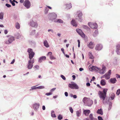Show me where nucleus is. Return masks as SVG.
Wrapping results in <instances>:
<instances>
[{"label":"nucleus","mask_w":120,"mask_h":120,"mask_svg":"<svg viewBox=\"0 0 120 120\" xmlns=\"http://www.w3.org/2000/svg\"><path fill=\"white\" fill-rule=\"evenodd\" d=\"M27 52L29 53V57L30 60H29L27 65L28 69H31L33 66V63L34 62V59L33 58L35 54L34 53L33 51V50L29 48Z\"/></svg>","instance_id":"f257e3e1"},{"label":"nucleus","mask_w":120,"mask_h":120,"mask_svg":"<svg viewBox=\"0 0 120 120\" xmlns=\"http://www.w3.org/2000/svg\"><path fill=\"white\" fill-rule=\"evenodd\" d=\"M108 89L106 88H105L103 89V92L99 91L98 92V94L100 98L102 99L103 101V103H104V101L105 100L106 96V93L107 92Z\"/></svg>","instance_id":"f03ea898"},{"label":"nucleus","mask_w":120,"mask_h":120,"mask_svg":"<svg viewBox=\"0 0 120 120\" xmlns=\"http://www.w3.org/2000/svg\"><path fill=\"white\" fill-rule=\"evenodd\" d=\"M82 101L86 105L90 106L93 104V101L89 98L84 97L82 99Z\"/></svg>","instance_id":"7ed1b4c3"},{"label":"nucleus","mask_w":120,"mask_h":120,"mask_svg":"<svg viewBox=\"0 0 120 120\" xmlns=\"http://www.w3.org/2000/svg\"><path fill=\"white\" fill-rule=\"evenodd\" d=\"M7 37L8 38V40L6 41L5 43L9 44L11 43L14 40V38L13 37L11 36H7Z\"/></svg>","instance_id":"20e7f679"},{"label":"nucleus","mask_w":120,"mask_h":120,"mask_svg":"<svg viewBox=\"0 0 120 120\" xmlns=\"http://www.w3.org/2000/svg\"><path fill=\"white\" fill-rule=\"evenodd\" d=\"M68 86L70 88L72 89H78L79 88L78 86L75 83H69Z\"/></svg>","instance_id":"39448f33"},{"label":"nucleus","mask_w":120,"mask_h":120,"mask_svg":"<svg viewBox=\"0 0 120 120\" xmlns=\"http://www.w3.org/2000/svg\"><path fill=\"white\" fill-rule=\"evenodd\" d=\"M49 15L50 20L52 21L55 19L57 17L56 15L54 13H52L49 14Z\"/></svg>","instance_id":"423d86ee"},{"label":"nucleus","mask_w":120,"mask_h":120,"mask_svg":"<svg viewBox=\"0 0 120 120\" xmlns=\"http://www.w3.org/2000/svg\"><path fill=\"white\" fill-rule=\"evenodd\" d=\"M23 5L27 8H29L31 5L30 2L28 0H25L23 3Z\"/></svg>","instance_id":"0eeeda50"},{"label":"nucleus","mask_w":120,"mask_h":120,"mask_svg":"<svg viewBox=\"0 0 120 120\" xmlns=\"http://www.w3.org/2000/svg\"><path fill=\"white\" fill-rule=\"evenodd\" d=\"M88 24L91 28L93 29H96L98 27L97 24L95 23H89Z\"/></svg>","instance_id":"6e6552de"},{"label":"nucleus","mask_w":120,"mask_h":120,"mask_svg":"<svg viewBox=\"0 0 120 120\" xmlns=\"http://www.w3.org/2000/svg\"><path fill=\"white\" fill-rule=\"evenodd\" d=\"M30 24L32 27L35 28L37 27L38 26L37 23L34 22L32 20L30 22Z\"/></svg>","instance_id":"1a4fd4ad"},{"label":"nucleus","mask_w":120,"mask_h":120,"mask_svg":"<svg viewBox=\"0 0 120 120\" xmlns=\"http://www.w3.org/2000/svg\"><path fill=\"white\" fill-rule=\"evenodd\" d=\"M106 67L105 66L103 65L102 66V69L100 70H99V72H98L100 74H104L105 72Z\"/></svg>","instance_id":"9d476101"},{"label":"nucleus","mask_w":120,"mask_h":120,"mask_svg":"<svg viewBox=\"0 0 120 120\" xmlns=\"http://www.w3.org/2000/svg\"><path fill=\"white\" fill-rule=\"evenodd\" d=\"M40 106L39 103H35L34 104L33 108L35 111H37L38 109L39 108Z\"/></svg>","instance_id":"9b49d317"},{"label":"nucleus","mask_w":120,"mask_h":120,"mask_svg":"<svg viewBox=\"0 0 120 120\" xmlns=\"http://www.w3.org/2000/svg\"><path fill=\"white\" fill-rule=\"evenodd\" d=\"M102 48V46L101 44L97 45L95 48L96 50H99L101 49Z\"/></svg>","instance_id":"f8f14e48"},{"label":"nucleus","mask_w":120,"mask_h":120,"mask_svg":"<svg viewBox=\"0 0 120 120\" xmlns=\"http://www.w3.org/2000/svg\"><path fill=\"white\" fill-rule=\"evenodd\" d=\"M94 45L93 42H90L87 45L88 47L90 49H92L94 47Z\"/></svg>","instance_id":"ddd939ff"},{"label":"nucleus","mask_w":120,"mask_h":120,"mask_svg":"<svg viewBox=\"0 0 120 120\" xmlns=\"http://www.w3.org/2000/svg\"><path fill=\"white\" fill-rule=\"evenodd\" d=\"M52 53L51 52H49L48 53L47 55L50 56V59L51 60H54L56 58L52 55Z\"/></svg>","instance_id":"4468645a"},{"label":"nucleus","mask_w":120,"mask_h":120,"mask_svg":"<svg viewBox=\"0 0 120 120\" xmlns=\"http://www.w3.org/2000/svg\"><path fill=\"white\" fill-rule=\"evenodd\" d=\"M91 69L94 71H95L97 72H99V69L98 68L95 66H93L91 68Z\"/></svg>","instance_id":"2eb2a0df"},{"label":"nucleus","mask_w":120,"mask_h":120,"mask_svg":"<svg viewBox=\"0 0 120 120\" xmlns=\"http://www.w3.org/2000/svg\"><path fill=\"white\" fill-rule=\"evenodd\" d=\"M90 112V111L89 110H85L83 111L84 113L86 116H87Z\"/></svg>","instance_id":"dca6fc26"},{"label":"nucleus","mask_w":120,"mask_h":120,"mask_svg":"<svg viewBox=\"0 0 120 120\" xmlns=\"http://www.w3.org/2000/svg\"><path fill=\"white\" fill-rule=\"evenodd\" d=\"M45 87L43 86H38L35 87H34L32 88H31L30 89V90H31L34 89H35L36 88L38 89H42L44 88Z\"/></svg>","instance_id":"f3484780"},{"label":"nucleus","mask_w":120,"mask_h":120,"mask_svg":"<svg viewBox=\"0 0 120 120\" xmlns=\"http://www.w3.org/2000/svg\"><path fill=\"white\" fill-rule=\"evenodd\" d=\"M110 75L109 74H108L107 73H106L105 75L102 76L101 78H104L105 77L106 79H109L110 77Z\"/></svg>","instance_id":"a211bd4d"},{"label":"nucleus","mask_w":120,"mask_h":120,"mask_svg":"<svg viewBox=\"0 0 120 120\" xmlns=\"http://www.w3.org/2000/svg\"><path fill=\"white\" fill-rule=\"evenodd\" d=\"M46 57L45 56H42L39 58V62L41 63L43 60H44L46 59Z\"/></svg>","instance_id":"6ab92c4d"},{"label":"nucleus","mask_w":120,"mask_h":120,"mask_svg":"<svg viewBox=\"0 0 120 120\" xmlns=\"http://www.w3.org/2000/svg\"><path fill=\"white\" fill-rule=\"evenodd\" d=\"M120 45H117L116 47V52H117V54H120V52L119 51L120 50Z\"/></svg>","instance_id":"aec40b11"},{"label":"nucleus","mask_w":120,"mask_h":120,"mask_svg":"<svg viewBox=\"0 0 120 120\" xmlns=\"http://www.w3.org/2000/svg\"><path fill=\"white\" fill-rule=\"evenodd\" d=\"M97 113L101 115H102L103 114V112L102 111V109H98L97 111Z\"/></svg>","instance_id":"412c9836"},{"label":"nucleus","mask_w":120,"mask_h":120,"mask_svg":"<svg viewBox=\"0 0 120 120\" xmlns=\"http://www.w3.org/2000/svg\"><path fill=\"white\" fill-rule=\"evenodd\" d=\"M81 111L79 110L76 111V115L77 117H79L81 115Z\"/></svg>","instance_id":"4be33fe9"},{"label":"nucleus","mask_w":120,"mask_h":120,"mask_svg":"<svg viewBox=\"0 0 120 120\" xmlns=\"http://www.w3.org/2000/svg\"><path fill=\"white\" fill-rule=\"evenodd\" d=\"M71 24L74 26L76 27L77 26V23H76L75 20H72L71 22Z\"/></svg>","instance_id":"5701e85b"},{"label":"nucleus","mask_w":120,"mask_h":120,"mask_svg":"<svg viewBox=\"0 0 120 120\" xmlns=\"http://www.w3.org/2000/svg\"><path fill=\"white\" fill-rule=\"evenodd\" d=\"M44 45L46 47H49V45L48 44V43L47 41H45L44 42Z\"/></svg>","instance_id":"b1692460"},{"label":"nucleus","mask_w":120,"mask_h":120,"mask_svg":"<svg viewBox=\"0 0 120 120\" xmlns=\"http://www.w3.org/2000/svg\"><path fill=\"white\" fill-rule=\"evenodd\" d=\"M78 17L79 19H81L82 18V13L81 12L78 11Z\"/></svg>","instance_id":"393cba45"},{"label":"nucleus","mask_w":120,"mask_h":120,"mask_svg":"<svg viewBox=\"0 0 120 120\" xmlns=\"http://www.w3.org/2000/svg\"><path fill=\"white\" fill-rule=\"evenodd\" d=\"M110 81L111 82H116L117 81V80L116 78H114L110 79Z\"/></svg>","instance_id":"a878e982"},{"label":"nucleus","mask_w":120,"mask_h":120,"mask_svg":"<svg viewBox=\"0 0 120 120\" xmlns=\"http://www.w3.org/2000/svg\"><path fill=\"white\" fill-rule=\"evenodd\" d=\"M89 117L90 120H95V119L93 117V115L92 114H90Z\"/></svg>","instance_id":"bb28decb"},{"label":"nucleus","mask_w":120,"mask_h":120,"mask_svg":"<svg viewBox=\"0 0 120 120\" xmlns=\"http://www.w3.org/2000/svg\"><path fill=\"white\" fill-rule=\"evenodd\" d=\"M21 37V35L20 34L18 33H17L16 34L15 36V37L17 39H19Z\"/></svg>","instance_id":"cd10ccee"},{"label":"nucleus","mask_w":120,"mask_h":120,"mask_svg":"<svg viewBox=\"0 0 120 120\" xmlns=\"http://www.w3.org/2000/svg\"><path fill=\"white\" fill-rule=\"evenodd\" d=\"M89 58L91 59L94 58V57L93 56L91 52H89Z\"/></svg>","instance_id":"c85d7f7f"},{"label":"nucleus","mask_w":120,"mask_h":120,"mask_svg":"<svg viewBox=\"0 0 120 120\" xmlns=\"http://www.w3.org/2000/svg\"><path fill=\"white\" fill-rule=\"evenodd\" d=\"M115 95L114 94L112 93L111 95L110 96V98L112 100H113L115 97Z\"/></svg>","instance_id":"c756f323"},{"label":"nucleus","mask_w":120,"mask_h":120,"mask_svg":"<svg viewBox=\"0 0 120 120\" xmlns=\"http://www.w3.org/2000/svg\"><path fill=\"white\" fill-rule=\"evenodd\" d=\"M15 27L16 29H19L20 28V26L19 23L17 22L15 24Z\"/></svg>","instance_id":"7c9ffc66"},{"label":"nucleus","mask_w":120,"mask_h":120,"mask_svg":"<svg viewBox=\"0 0 120 120\" xmlns=\"http://www.w3.org/2000/svg\"><path fill=\"white\" fill-rule=\"evenodd\" d=\"M54 111H52L51 112V116L53 117H56V116L55 114L54 113Z\"/></svg>","instance_id":"2f4dec72"},{"label":"nucleus","mask_w":120,"mask_h":120,"mask_svg":"<svg viewBox=\"0 0 120 120\" xmlns=\"http://www.w3.org/2000/svg\"><path fill=\"white\" fill-rule=\"evenodd\" d=\"M79 35H80L82 38H85V35L83 32H81V33H80Z\"/></svg>","instance_id":"473e14b6"},{"label":"nucleus","mask_w":120,"mask_h":120,"mask_svg":"<svg viewBox=\"0 0 120 120\" xmlns=\"http://www.w3.org/2000/svg\"><path fill=\"white\" fill-rule=\"evenodd\" d=\"M33 68L35 70H36L39 69V66L38 65H36L34 66Z\"/></svg>","instance_id":"72a5a7b5"},{"label":"nucleus","mask_w":120,"mask_h":120,"mask_svg":"<svg viewBox=\"0 0 120 120\" xmlns=\"http://www.w3.org/2000/svg\"><path fill=\"white\" fill-rule=\"evenodd\" d=\"M66 6L68 9L71 8L72 7L71 4L70 3L69 4H67Z\"/></svg>","instance_id":"f704fd0d"},{"label":"nucleus","mask_w":120,"mask_h":120,"mask_svg":"<svg viewBox=\"0 0 120 120\" xmlns=\"http://www.w3.org/2000/svg\"><path fill=\"white\" fill-rule=\"evenodd\" d=\"M76 31L77 32L80 34V33H81V32H82V31L81 30L79 29H77L76 30Z\"/></svg>","instance_id":"c9c22d12"},{"label":"nucleus","mask_w":120,"mask_h":120,"mask_svg":"<svg viewBox=\"0 0 120 120\" xmlns=\"http://www.w3.org/2000/svg\"><path fill=\"white\" fill-rule=\"evenodd\" d=\"M63 118L62 116L60 115H59L58 117V119L60 120H62Z\"/></svg>","instance_id":"e433bc0d"},{"label":"nucleus","mask_w":120,"mask_h":120,"mask_svg":"<svg viewBox=\"0 0 120 120\" xmlns=\"http://www.w3.org/2000/svg\"><path fill=\"white\" fill-rule=\"evenodd\" d=\"M3 18V14L2 13H0V19H2Z\"/></svg>","instance_id":"4c0bfd02"},{"label":"nucleus","mask_w":120,"mask_h":120,"mask_svg":"<svg viewBox=\"0 0 120 120\" xmlns=\"http://www.w3.org/2000/svg\"><path fill=\"white\" fill-rule=\"evenodd\" d=\"M83 27L84 29L87 30H90V28L89 27H88L87 26H86L84 25L83 26Z\"/></svg>","instance_id":"58836bf2"},{"label":"nucleus","mask_w":120,"mask_h":120,"mask_svg":"<svg viewBox=\"0 0 120 120\" xmlns=\"http://www.w3.org/2000/svg\"><path fill=\"white\" fill-rule=\"evenodd\" d=\"M69 109L70 110V112H71L72 113H73V110L72 108L71 107H70L69 108Z\"/></svg>","instance_id":"ea45409f"},{"label":"nucleus","mask_w":120,"mask_h":120,"mask_svg":"<svg viewBox=\"0 0 120 120\" xmlns=\"http://www.w3.org/2000/svg\"><path fill=\"white\" fill-rule=\"evenodd\" d=\"M49 10L47 7L45 8V14H47V13L48 11Z\"/></svg>","instance_id":"a19ab883"},{"label":"nucleus","mask_w":120,"mask_h":120,"mask_svg":"<svg viewBox=\"0 0 120 120\" xmlns=\"http://www.w3.org/2000/svg\"><path fill=\"white\" fill-rule=\"evenodd\" d=\"M116 94L117 95L120 94V89H119L117 90Z\"/></svg>","instance_id":"79ce46f5"},{"label":"nucleus","mask_w":120,"mask_h":120,"mask_svg":"<svg viewBox=\"0 0 120 120\" xmlns=\"http://www.w3.org/2000/svg\"><path fill=\"white\" fill-rule=\"evenodd\" d=\"M57 22L61 23L63 22V21L62 20L60 19L58 20Z\"/></svg>","instance_id":"37998d69"},{"label":"nucleus","mask_w":120,"mask_h":120,"mask_svg":"<svg viewBox=\"0 0 120 120\" xmlns=\"http://www.w3.org/2000/svg\"><path fill=\"white\" fill-rule=\"evenodd\" d=\"M52 93H47L45 94L47 96H49L52 95Z\"/></svg>","instance_id":"c03bdc74"},{"label":"nucleus","mask_w":120,"mask_h":120,"mask_svg":"<svg viewBox=\"0 0 120 120\" xmlns=\"http://www.w3.org/2000/svg\"><path fill=\"white\" fill-rule=\"evenodd\" d=\"M95 79V78L94 76H93L92 79L91 80V81L90 82H91V81H94Z\"/></svg>","instance_id":"a18cd8bd"},{"label":"nucleus","mask_w":120,"mask_h":120,"mask_svg":"<svg viewBox=\"0 0 120 120\" xmlns=\"http://www.w3.org/2000/svg\"><path fill=\"white\" fill-rule=\"evenodd\" d=\"M61 77L62 78V79L64 80H65L66 78L65 76L63 75H61Z\"/></svg>","instance_id":"49530a36"},{"label":"nucleus","mask_w":120,"mask_h":120,"mask_svg":"<svg viewBox=\"0 0 120 120\" xmlns=\"http://www.w3.org/2000/svg\"><path fill=\"white\" fill-rule=\"evenodd\" d=\"M98 120H103L102 118L100 116H98Z\"/></svg>","instance_id":"de8ad7c7"},{"label":"nucleus","mask_w":120,"mask_h":120,"mask_svg":"<svg viewBox=\"0 0 120 120\" xmlns=\"http://www.w3.org/2000/svg\"><path fill=\"white\" fill-rule=\"evenodd\" d=\"M5 5L8 7L9 8L11 7V5L9 4H6Z\"/></svg>","instance_id":"09e8293b"},{"label":"nucleus","mask_w":120,"mask_h":120,"mask_svg":"<svg viewBox=\"0 0 120 120\" xmlns=\"http://www.w3.org/2000/svg\"><path fill=\"white\" fill-rule=\"evenodd\" d=\"M116 76L117 78H120V75H119V74H117L116 75Z\"/></svg>","instance_id":"8fccbe9b"},{"label":"nucleus","mask_w":120,"mask_h":120,"mask_svg":"<svg viewBox=\"0 0 120 120\" xmlns=\"http://www.w3.org/2000/svg\"><path fill=\"white\" fill-rule=\"evenodd\" d=\"M111 70H109L108 71V73H107L108 74H109L110 75L111 73Z\"/></svg>","instance_id":"3c124183"},{"label":"nucleus","mask_w":120,"mask_h":120,"mask_svg":"<svg viewBox=\"0 0 120 120\" xmlns=\"http://www.w3.org/2000/svg\"><path fill=\"white\" fill-rule=\"evenodd\" d=\"M56 89V88H52L51 90L50 91L51 92H52L53 91H54Z\"/></svg>","instance_id":"603ef678"},{"label":"nucleus","mask_w":120,"mask_h":120,"mask_svg":"<svg viewBox=\"0 0 120 120\" xmlns=\"http://www.w3.org/2000/svg\"><path fill=\"white\" fill-rule=\"evenodd\" d=\"M65 96L66 97H67L68 96V93L67 92H65L64 93Z\"/></svg>","instance_id":"864d4df0"},{"label":"nucleus","mask_w":120,"mask_h":120,"mask_svg":"<svg viewBox=\"0 0 120 120\" xmlns=\"http://www.w3.org/2000/svg\"><path fill=\"white\" fill-rule=\"evenodd\" d=\"M72 77L73 78V79L74 80L75 78V76L74 75H73L72 76Z\"/></svg>","instance_id":"5fc2aeb1"},{"label":"nucleus","mask_w":120,"mask_h":120,"mask_svg":"<svg viewBox=\"0 0 120 120\" xmlns=\"http://www.w3.org/2000/svg\"><path fill=\"white\" fill-rule=\"evenodd\" d=\"M42 109L43 110H45V107L44 105H43L42 107Z\"/></svg>","instance_id":"6e6d98bb"},{"label":"nucleus","mask_w":120,"mask_h":120,"mask_svg":"<svg viewBox=\"0 0 120 120\" xmlns=\"http://www.w3.org/2000/svg\"><path fill=\"white\" fill-rule=\"evenodd\" d=\"M100 82H105V80L104 79H102L101 81Z\"/></svg>","instance_id":"4d7b16f0"},{"label":"nucleus","mask_w":120,"mask_h":120,"mask_svg":"<svg viewBox=\"0 0 120 120\" xmlns=\"http://www.w3.org/2000/svg\"><path fill=\"white\" fill-rule=\"evenodd\" d=\"M8 31L7 30H6L4 31V33L5 34H6L8 33Z\"/></svg>","instance_id":"13d9d810"},{"label":"nucleus","mask_w":120,"mask_h":120,"mask_svg":"<svg viewBox=\"0 0 120 120\" xmlns=\"http://www.w3.org/2000/svg\"><path fill=\"white\" fill-rule=\"evenodd\" d=\"M11 3L13 6H15V4L14 2L11 1Z\"/></svg>","instance_id":"bf43d9fd"},{"label":"nucleus","mask_w":120,"mask_h":120,"mask_svg":"<svg viewBox=\"0 0 120 120\" xmlns=\"http://www.w3.org/2000/svg\"><path fill=\"white\" fill-rule=\"evenodd\" d=\"M15 61V59H13V60L12 61V62L11 63V64H13L14 62Z\"/></svg>","instance_id":"052dcab7"},{"label":"nucleus","mask_w":120,"mask_h":120,"mask_svg":"<svg viewBox=\"0 0 120 120\" xmlns=\"http://www.w3.org/2000/svg\"><path fill=\"white\" fill-rule=\"evenodd\" d=\"M86 86H89L90 85V83H86Z\"/></svg>","instance_id":"680f3d73"},{"label":"nucleus","mask_w":120,"mask_h":120,"mask_svg":"<svg viewBox=\"0 0 120 120\" xmlns=\"http://www.w3.org/2000/svg\"><path fill=\"white\" fill-rule=\"evenodd\" d=\"M73 97L74 98H77V97L76 95H74L73 96Z\"/></svg>","instance_id":"e2e57ef3"},{"label":"nucleus","mask_w":120,"mask_h":120,"mask_svg":"<svg viewBox=\"0 0 120 120\" xmlns=\"http://www.w3.org/2000/svg\"><path fill=\"white\" fill-rule=\"evenodd\" d=\"M61 50L63 53H64V49H63V48L61 49Z\"/></svg>","instance_id":"0e129e2a"},{"label":"nucleus","mask_w":120,"mask_h":120,"mask_svg":"<svg viewBox=\"0 0 120 120\" xmlns=\"http://www.w3.org/2000/svg\"><path fill=\"white\" fill-rule=\"evenodd\" d=\"M83 70V69L82 68H80L79 69V70L80 71H81Z\"/></svg>","instance_id":"69168bd1"},{"label":"nucleus","mask_w":120,"mask_h":120,"mask_svg":"<svg viewBox=\"0 0 120 120\" xmlns=\"http://www.w3.org/2000/svg\"><path fill=\"white\" fill-rule=\"evenodd\" d=\"M106 83H101V84L102 86H104L105 85Z\"/></svg>","instance_id":"338daca9"},{"label":"nucleus","mask_w":120,"mask_h":120,"mask_svg":"<svg viewBox=\"0 0 120 120\" xmlns=\"http://www.w3.org/2000/svg\"><path fill=\"white\" fill-rule=\"evenodd\" d=\"M24 1V0H20V2L21 3H23Z\"/></svg>","instance_id":"774afa93"}]
</instances>
